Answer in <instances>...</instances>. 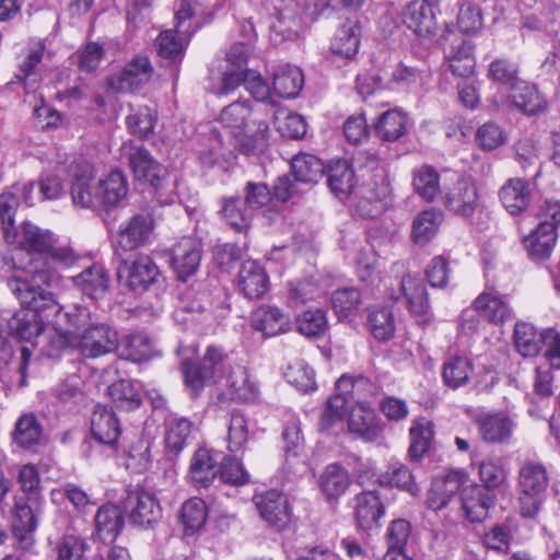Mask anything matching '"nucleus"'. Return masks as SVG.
<instances>
[{"label": "nucleus", "instance_id": "obj_1", "mask_svg": "<svg viewBox=\"0 0 560 560\" xmlns=\"http://www.w3.org/2000/svg\"><path fill=\"white\" fill-rule=\"evenodd\" d=\"M56 339L52 347L57 350L72 348L85 358H98L118 348V332L105 323H94L91 312L74 305L57 316Z\"/></svg>", "mask_w": 560, "mask_h": 560}, {"label": "nucleus", "instance_id": "obj_2", "mask_svg": "<svg viewBox=\"0 0 560 560\" xmlns=\"http://www.w3.org/2000/svg\"><path fill=\"white\" fill-rule=\"evenodd\" d=\"M8 287L25 307L8 320V329L14 338L33 342L44 332L46 326H51L56 334L55 322L59 313H65V308L56 301L52 292L39 285L30 284L20 276L9 278ZM54 339L56 335L51 341Z\"/></svg>", "mask_w": 560, "mask_h": 560}, {"label": "nucleus", "instance_id": "obj_3", "mask_svg": "<svg viewBox=\"0 0 560 560\" xmlns=\"http://www.w3.org/2000/svg\"><path fill=\"white\" fill-rule=\"evenodd\" d=\"M220 122L229 130L234 147L246 154L260 153L268 147L269 127L248 102H234L221 112Z\"/></svg>", "mask_w": 560, "mask_h": 560}, {"label": "nucleus", "instance_id": "obj_4", "mask_svg": "<svg viewBox=\"0 0 560 560\" xmlns=\"http://www.w3.org/2000/svg\"><path fill=\"white\" fill-rule=\"evenodd\" d=\"M79 258L80 256L68 243H61L56 236L42 259L31 258L27 262H23L19 257H13L12 262L16 270L25 273L21 277L23 280L48 290L58 278V271L71 268Z\"/></svg>", "mask_w": 560, "mask_h": 560}, {"label": "nucleus", "instance_id": "obj_5", "mask_svg": "<svg viewBox=\"0 0 560 560\" xmlns=\"http://www.w3.org/2000/svg\"><path fill=\"white\" fill-rule=\"evenodd\" d=\"M549 478L546 467L535 460L522 464L517 476L518 512L525 518H534L539 513L546 497Z\"/></svg>", "mask_w": 560, "mask_h": 560}, {"label": "nucleus", "instance_id": "obj_6", "mask_svg": "<svg viewBox=\"0 0 560 560\" xmlns=\"http://www.w3.org/2000/svg\"><path fill=\"white\" fill-rule=\"evenodd\" d=\"M513 340L516 351L523 358H535L545 345L546 359L550 366L560 370V335L555 329L538 331L532 324L517 322Z\"/></svg>", "mask_w": 560, "mask_h": 560}, {"label": "nucleus", "instance_id": "obj_7", "mask_svg": "<svg viewBox=\"0 0 560 560\" xmlns=\"http://www.w3.org/2000/svg\"><path fill=\"white\" fill-rule=\"evenodd\" d=\"M538 226L524 238L528 255L535 260L550 257L557 242V228L560 226V202L546 200L540 209Z\"/></svg>", "mask_w": 560, "mask_h": 560}, {"label": "nucleus", "instance_id": "obj_8", "mask_svg": "<svg viewBox=\"0 0 560 560\" xmlns=\"http://www.w3.org/2000/svg\"><path fill=\"white\" fill-rule=\"evenodd\" d=\"M225 357L221 349L208 347L201 362L192 364L188 357L182 360V371L186 387L197 395L207 385L217 383L223 374Z\"/></svg>", "mask_w": 560, "mask_h": 560}, {"label": "nucleus", "instance_id": "obj_9", "mask_svg": "<svg viewBox=\"0 0 560 560\" xmlns=\"http://www.w3.org/2000/svg\"><path fill=\"white\" fill-rule=\"evenodd\" d=\"M479 191L474 180L465 177L443 180L442 203L452 214L470 219L479 207Z\"/></svg>", "mask_w": 560, "mask_h": 560}, {"label": "nucleus", "instance_id": "obj_10", "mask_svg": "<svg viewBox=\"0 0 560 560\" xmlns=\"http://www.w3.org/2000/svg\"><path fill=\"white\" fill-rule=\"evenodd\" d=\"M34 183H18L2 191L0 195V219L3 229V240L7 243L16 241L14 217L22 200L26 206L33 205L32 194Z\"/></svg>", "mask_w": 560, "mask_h": 560}, {"label": "nucleus", "instance_id": "obj_11", "mask_svg": "<svg viewBox=\"0 0 560 560\" xmlns=\"http://www.w3.org/2000/svg\"><path fill=\"white\" fill-rule=\"evenodd\" d=\"M130 523L140 528H153L162 518V508L154 494L143 489L130 491L125 501Z\"/></svg>", "mask_w": 560, "mask_h": 560}, {"label": "nucleus", "instance_id": "obj_12", "mask_svg": "<svg viewBox=\"0 0 560 560\" xmlns=\"http://www.w3.org/2000/svg\"><path fill=\"white\" fill-rule=\"evenodd\" d=\"M159 276L158 266L148 255H137L124 260L117 269L119 282L133 291L147 290Z\"/></svg>", "mask_w": 560, "mask_h": 560}, {"label": "nucleus", "instance_id": "obj_13", "mask_svg": "<svg viewBox=\"0 0 560 560\" xmlns=\"http://www.w3.org/2000/svg\"><path fill=\"white\" fill-rule=\"evenodd\" d=\"M155 228L154 218L150 213H138L119 226L116 250L131 252L145 246Z\"/></svg>", "mask_w": 560, "mask_h": 560}, {"label": "nucleus", "instance_id": "obj_14", "mask_svg": "<svg viewBox=\"0 0 560 560\" xmlns=\"http://www.w3.org/2000/svg\"><path fill=\"white\" fill-rule=\"evenodd\" d=\"M154 69L145 55L133 57L120 72L108 79V88L114 92H133L145 85L152 78Z\"/></svg>", "mask_w": 560, "mask_h": 560}, {"label": "nucleus", "instance_id": "obj_15", "mask_svg": "<svg viewBox=\"0 0 560 560\" xmlns=\"http://www.w3.org/2000/svg\"><path fill=\"white\" fill-rule=\"evenodd\" d=\"M498 108H517L526 115H535L542 112L546 101L538 92L536 85L521 80L514 84L509 94H500L493 100Z\"/></svg>", "mask_w": 560, "mask_h": 560}, {"label": "nucleus", "instance_id": "obj_16", "mask_svg": "<svg viewBox=\"0 0 560 560\" xmlns=\"http://www.w3.org/2000/svg\"><path fill=\"white\" fill-rule=\"evenodd\" d=\"M55 237L56 235L49 230H43L31 222H25L21 231L16 232V241L10 244H16L21 249V253L14 257L27 262L31 258L42 259Z\"/></svg>", "mask_w": 560, "mask_h": 560}, {"label": "nucleus", "instance_id": "obj_17", "mask_svg": "<svg viewBox=\"0 0 560 560\" xmlns=\"http://www.w3.org/2000/svg\"><path fill=\"white\" fill-rule=\"evenodd\" d=\"M248 51L249 47L244 43H237L229 49L222 82L213 89L215 94L224 96L235 91L241 83L245 84Z\"/></svg>", "mask_w": 560, "mask_h": 560}, {"label": "nucleus", "instance_id": "obj_18", "mask_svg": "<svg viewBox=\"0 0 560 560\" xmlns=\"http://www.w3.org/2000/svg\"><path fill=\"white\" fill-rule=\"evenodd\" d=\"M404 24L423 40H434L438 23L433 8L427 0H416L407 4L402 12Z\"/></svg>", "mask_w": 560, "mask_h": 560}, {"label": "nucleus", "instance_id": "obj_19", "mask_svg": "<svg viewBox=\"0 0 560 560\" xmlns=\"http://www.w3.org/2000/svg\"><path fill=\"white\" fill-rule=\"evenodd\" d=\"M479 317L494 325H503L514 317V311L506 295L498 291H483L472 302Z\"/></svg>", "mask_w": 560, "mask_h": 560}, {"label": "nucleus", "instance_id": "obj_20", "mask_svg": "<svg viewBox=\"0 0 560 560\" xmlns=\"http://www.w3.org/2000/svg\"><path fill=\"white\" fill-rule=\"evenodd\" d=\"M233 148H235L234 144L224 142L221 132L217 128L211 127L207 132L205 131L200 135L196 153L203 165L212 166L234 160Z\"/></svg>", "mask_w": 560, "mask_h": 560}, {"label": "nucleus", "instance_id": "obj_21", "mask_svg": "<svg viewBox=\"0 0 560 560\" xmlns=\"http://www.w3.org/2000/svg\"><path fill=\"white\" fill-rule=\"evenodd\" d=\"M254 502L261 517L277 529L285 528L291 522L288 500L277 490L255 494Z\"/></svg>", "mask_w": 560, "mask_h": 560}, {"label": "nucleus", "instance_id": "obj_22", "mask_svg": "<svg viewBox=\"0 0 560 560\" xmlns=\"http://www.w3.org/2000/svg\"><path fill=\"white\" fill-rule=\"evenodd\" d=\"M120 433V423L115 412L107 406H96L91 418V441L115 448Z\"/></svg>", "mask_w": 560, "mask_h": 560}, {"label": "nucleus", "instance_id": "obj_23", "mask_svg": "<svg viewBox=\"0 0 560 560\" xmlns=\"http://www.w3.org/2000/svg\"><path fill=\"white\" fill-rule=\"evenodd\" d=\"M72 173L71 197L75 206L97 208L96 186L93 184L94 168L88 163H71Z\"/></svg>", "mask_w": 560, "mask_h": 560}, {"label": "nucleus", "instance_id": "obj_24", "mask_svg": "<svg viewBox=\"0 0 560 560\" xmlns=\"http://www.w3.org/2000/svg\"><path fill=\"white\" fill-rule=\"evenodd\" d=\"M201 261V244L197 238L183 237L172 249V267L185 281L196 273Z\"/></svg>", "mask_w": 560, "mask_h": 560}, {"label": "nucleus", "instance_id": "obj_25", "mask_svg": "<svg viewBox=\"0 0 560 560\" xmlns=\"http://www.w3.org/2000/svg\"><path fill=\"white\" fill-rule=\"evenodd\" d=\"M481 439L491 444L508 443L516 422L505 412L482 413L476 420Z\"/></svg>", "mask_w": 560, "mask_h": 560}, {"label": "nucleus", "instance_id": "obj_26", "mask_svg": "<svg viewBox=\"0 0 560 560\" xmlns=\"http://www.w3.org/2000/svg\"><path fill=\"white\" fill-rule=\"evenodd\" d=\"M354 516L358 527L371 532L381 527L385 508L375 491H363L353 499Z\"/></svg>", "mask_w": 560, "mask_h": 560}, {"label": "nucleus", "instance_id": "obj_27", "mask_svg": "<svg viewBox=\"0 0 560 560\" xmlns=\"http://www.w3.org/2000/svg\"><path fill=\"white\" fill-rule=\"evenodd\" d=\"M462 510L466 520L471 523L482 522L494 505L495 495L482 486L470 482L460 495Z\"/></svg>", "mask_w": 560, "mask_h": 560}, {"label": "nucleus", "instance_id": "obj_28", "mask_svg": "<svg viewBox=\"0 0 560 560\" xmlns=\"http://www.w3.org/2000/svg\"><path fill=\"white\" fill-rule=\"evenodd\" d=\"M128 163L136 180L158 188L161 184L163 168L150 152L141 145L130 147Z\"/></svg>", "mask_w": 560, "mask_h": 560}, {"label": "nucleus", "instance_id": "obj_29", "mask_svg": "<svg viewBox=\"0 0 560 560\" xmlns=\"http://www.w3.org/2000/svg\"><path fill=\"white\" fill-rule=\"evenodd\" d=\"M504 209L513 217L523 214L533 200V188L524 178H510L499 190Z\"/></svg>", "mask_w": 560, "mask_h": 560}, {"label": "nucleus", "instance_id": "obj_30", "mask_svg": "<svg viewBox=\"0 0 560 560\" xmlns=\"http://www.w3.org/2000/svg\"><path fill=\"white\" fill-rule=\"evenodd\" d=\"M237 288L249 300L262 298L269 290V277L265 268L257 260H245L238 271Z\"/></svg>", "mask_w": 560, "mask_h": 560}, {"label": "nucleus", "instance_id": "obj_31", "mask_svg": "<svg viewBox=\"0 0 560 560\" xmlns=\"http://www.w3.org/2000/svg\"><path fill=\"white\" fill-rule=\"evenodd\" d=\"M363 383L362 378L353 380L348 375H342L336 382L337 394L328 399L322 413V420L327 424H334L345 416L346 408L353 398L354 389Z\"/></svg>", "mask_w": 560, "mask_h": 560}, {"label": "nucleus", "instance_id": "obj_32", "mask_svg": "<svg viewBox=\"0 0 560 560\" xmlns=\"http://www.w3.org/2000/svg\"><path fill=\"white\" fill-rule=\"evenodd\" d=\"M219 472L218 459L212 450L198 447L189 462L188 479L197 488H208Z\"/></svg>", "mask_w": 560, "mask_h": 560}, {"label": "nucleus", "instance_id": "obj_33", "mask_svg": "<svg viewBox=\"0 0 560 560\" xmlns=\"http://www.w3.org/2000/svg\"><path fill=\"white\" fill-rule=\"evenodd\" d=\"M361 42V25L354 18L347 19L336 31L330 51L334 56L350 60L359 50Z\"/></svg>", "mask_w": 560, "mask_h": 560}, {"label": "nucleus", "instance_id": "obj_34", "mask_svg": "<svg viewBox=\"0 0 560 560\" xmlns=\"http://www.w3.org/2000/svg\"><path fill=\"white\" fill-rule=\"evenodd\" d=\"M348 429L352 434L368 442L376 440L382 432L375 411L362 401L351 407Z\"/></svg>", "mask_w": 560, "mask_h": 560}, {"label": "nucleus", "instance_id": "obj_35", "mask_svg": "<svg viewBox=\"0 0 560 560\" xmlns=\"http://www.w3.org/2000/svg\"><path fill=\"white\" fill-rule=\"evenodd\" d=\"M252 326L266 337L287 332L291 328L290 315L273 305H261L252 314Z\"/></svg>", "mask_w": 560, "mask_h": 560}, {"label": "nucleus", "instance_id": "obj_36", "mask_svg": "<svg viewBox=\"0 0 560 560\" xmlns=\"http://www.w3.org/2000/svg\"><path fill=\"white\" fill-rule=\"evenodd\" d=\"M128 194L126 176L120 171L110 172L96 186L97 207L112 209L120 205Z\"/></svg>", "mask_w": 560, "mask_h": 560}, {"label": "nucleus", "instance_id": "obj_37", "mask_svg": "<svg viewBox=\"0 0 560 560\" xmlns=\"http://www.w3.org/2000/svg\"><path fill=\"white\" fill-rule=\"evenodd\" d=\"M444 220L445 214L439 208L422 210L412 220V241L420 246L429 244L438 235Z\"/></svg>", "mask_w": 560, "mask_h": 560}, {"label": "nucleus", "instance_id": "obj_38", "mask_svg": "<svg viewBox=\"0 0 560 560\" xmlns=\"http://www.w3.org/2000/svg\"><path fill=\"white\" fill-rule=\"evenodd\" d=\"M412 187L415 192L427 202H433L443 195L441 175L434 166L429 164L413 168Z\"/></svg>", "mask_w": 560, "mask_h": 560}, {"label": "nucleus", "instance_id": "obj_39", "mask_svg": "<svg viewBox=\"0 0 560 560\" xmlns=\"http://www.w3.org/2000/svg\"><path fill=\"white\" fill-rule=\"evenodd\" d=\"M277 20L271 32L283 39H292L298 35L301 20V8L296 0H279L276 5Z\"/></svg>", "mask_w": 560, "mask_h": 560}, {"label": "nucleus", "instance_id": "obj_40", "mask_svg": "<svg viewBox=\"0 0 560 560\" xmlns=\"http://www.w3.org/2000/svg\"><path fill=\"white\" fill-rule=\"evenodd\" d=\"M327 183L336 198L347 199L354 188L352 165L347 160L331 161L327 170Z\"/></svg>", "mask_w": 560, "mask_h": 560}, {"label": "nucleus", "instance_id": "obj_41", "mask_svg": "<svg viewBox=\"0 0 560 560\" xmlns=\"http://www.w3.org/2000/svg\"><path fill=\"white\" fill-rule=\"evenodd\" d=\"M322 494L328 502L337 501L349 488V472L339 464H329L318 480Z\"/></svg>", "mask_w": 560, "mask_h": 560}, {"label": "nucleus", "instance_id": "obj_42", "mask_svg": "<svg viewBox=\"0 0 560 560\" xmlns=\"http://www.w3.org/2000/svg\"><path fill=\"white\" fill-rule=\"evenodd\" d=\"M72 282L85 296L98 299L106 292L109 279L104 266L94 264L72 277Z\"/></svg>", "mask_w": 560, "mask_h": 560}, {"label": "nucleus", "instance_id": "obj_43", "mask_svg": "<svg viewBox=\"0 0 560 560\" xmlns=\"http://www.w3.org/2000/svg\"><path fill=\"white\" fill-rule=\"evenodd\" d=\"M303 83L302 70L289 63L278 66L272 73L273 91L283 98L295 97L301 91Z\"/></svg>", "mask_w": 560, "mask_h": 560}, {"label": "nucleus", "instance_id": "obj_44", "mask_svg": "<svg viewBox=\"0 0 560 560\" xmlns=\"http://www.w3.org/2000/svg\"><path fill=\"white\" fill-rule=\"evenodd\" d=\"M477 468L482 487L489 491L503 486L510 474L509 460L498 455L487 456Z\"/></svg>", "mask_w": 560, "mask_h": 560}, {"label": "nucleus", "instance_id": "obj_45", "mask_svg": "<svg viewBox=\"0 0 560 560\" xmlns=\"http://www.w3.org/2000/svg\"><path fill=\"white\" fill-rule=\"evenodd\" d=\"M228 386L232 398L237 401L252 402L259 395L258 384L252 378L247 369L241 365L230 372Z\"/></svg>", "mask_w": 560, "mask_h": 560}, {"label": "nucleus", "instance_id": "obj_46", "mask_svg": "<svg viewBox=\"0 0 560 560\" xmlns=\"http://www.w3.org/2000/svg\"><path fill=\"white\" fill-rule=\"evenodd\" d=\"M45 49L44 40L32 39L20 56L15 78L18 81L24 83L26 89L31 88L28 81L32 77H36V68L43 60ZM33 81L35 82L36 78H34Z\"/></svg>", "mask_w": 560, "mask_h": 560}, {"label": "nucleus", "instance_id": "obj_47", "mask_svg": "<svg viewBox=\"0 0 560 560\" xmlns=\"http://www.w3.org/2000/svg\"><path fill=\"white\" fill-rule=\"evenodd\" d=\"M43 436V427L33 412L21 415L12 432V441L21 448H31L39 444Z\"/></svg>", "mask_w": 560, "mask_h": 560}, {"label": "nucleus", "instance_id": "obj_48", "mask_svg": "<svg viewBox=\"0 0 560 560\" xmlns=\"http://www.w3.org/2000/svg\"><path fill=\"white\" fill-rule=\"evenodd\" d=\"M97 535L104 541H114L124 527V516L119 506L104 504L95 515Z\"/></svg>", "mask_w": 560, "mask_h": 560}, {"label": "nucleus", "instance_id": "obj_49", "mask_svg": "<svg viewBox=\"0 0 560 560\" xmlns=\"http://www.w3.org/2000/svg\"><path fill=\"white\" fill-rule=\"evenodd\" d=\"M401 294L407 306L415 315H425L430 308L427 289L422 280L412 275H406L400 281Z\"/></svg>", "mask_w": 560, "mask_h": 560}, {"label": "nucleus", "instance_id": "obj_50", "mask_svg": "<svg viewBox=\"0 0 560 560\" xmlns=\"http://www.w3.org/2000/svg\"><path fill=\"white\" fill-rule=\"evenodd\" d=\"M108 396L117 408L133 410L142 400V386L132 380H119L108 387Z\"/></svg>", "mask_w": 560, "mask_h": 560}, {"label": "nucleus", "instance_id": "obj_51", "mask_svg": "<svg viewBox=\"0 0 560 560\" xmlns=\"http://www.w3.org/2000/svg\"><path fill=\"white\" fill-rule=\"evenodd\" d=\"M474 373L471 360L466 355H451L443 363V381L450 388L466 385Z\"/></svg>", "mask_w": 560, "mask_h": 560}, {"label": "nucleus", "instance_id": "obj_52", "mask_svg": "<svg viewBox=\"0 0 560 560\" xmlns=\"http://www.w3.org/2000/svg\"><path fill=\"white\" fill-rule=\"evenodd\" d=\"M380 486L397 488L407 491L411 495H418L420 488L415 482L413 475L410 469L401 463L390 464L386 471L378 476Z\"/></svg>", "mask_w": 560, "mask_h": 560}, {"label": "nucleus", "instance_id": "obj_53", "mask_svg": "<svg viewBox=\"0 0 560 560\" xmlns=\"http://www.w3.org/2000/svg\"><path fill=\"white\" fill-rule=\"evenodd\" d=\"M192 422L185 417H174L166 422L165 447L168 454L177 456L188 443Z\"/></svg>", "mask_w": 560, "mask_h": 560}, {"label": "nucleus", "instance_id": "obj_54", "mask_svg": "<svg viewBox=\"0 0 560 560\" xmlns=\"http://www.w3.org/2000/svg\"><path fill=\"white\" fill-rule=\"evenodd\" d=\"M221 212L226 222L237 232L246 231L254 217V211L246 200L234 197L222 200Z\"/></svg>", "mask_w": 560, "mask_h": 560}, {"label": "nucleus", "instance_id": "obj_55", "mask_svg": "<svg viewBox=\"0 0 560 560\" xmlns=\"http://www.w3.org/2000/svg\"><path fill=\"white\" fill-rule=\"evenodd\" d=\"M208 520V506L206 502L197 497L185 501L180 509V523L186 535L199 532Z\"/></svg>", "mask_w": 560, "mask_h": 560}, {"label": "nucleus", "instance_id": "obj_56", "mask_svg": "<svg viewBox=\"0 0 560 560\" xmlns=\"http://www.w3.org/2000/svg\"><path fill=\"white\" fill-rule=\"evenodd\" d=\"M408 117L400 108L384 112L375 125L377 135L387 141L400 138L407 129Z\"/></svg>", "mask_w": 560, "mask_h": 560}, {"label": "nucleus", "instance_id": "obj_57", "mask_svg": "<svg viewBox=\"0 0 560 560\" xmlns=\"http://www.w3.org/2000/svg\"><path fill=\"white\" fill-rule=\"evenodd\" d=\"M119 357L132 362L147 361L153 355L151 340L144 335H131L118 340Z\"/></svg>", "mask_w": 560, "mask_h": 560}, {"label": "nucleus", "instance_id": "obj_58", "mask_svg": "<svg viewBox=\"0 0 560 560\" xmlns=\"http://www.w3.org/2000/svg\"><path fill=\"white\" fill-rule=\"evenodd\" d=\"M291 170L296 182L314 184L322 177L324 165L316 156L301 153L292 159Z\"/></svg>", "mask_w": 560, "mask_h": 560}, {"label": "nucleus", "instance_id": "obj_59", "mask_svg": "<svg viewBox=\"0 0 560 560\" xmlns=\"http://www.w3.org/2000/svg\"><path fill=\"white\" fill-rule=\"evenodd\" d=\"M433 434V424L430 420L420 418L413 421L410 428L409 456L411 459L419 460L429 451Z\"/></svg>", "mask_w": 560, "mask_h": 560}, {"label": "nucleus", "instance_id": "obj_60", "mask_svg": "<svg viewBox=\"0 0 560 560\" xmlns=\"http://www.w3.org/2000/svg\"><path fill=\"white\" fill-rule=\"evenodd\" d=\"M331 304L339 320L351 322L361 305L360 292L354 288L337 290L332 294Z\"/></svg>", "mask_w": 560, "mask_h": 560}, {"label": "nucleus", "instance_id": "obj_61", "mask_svg": "<svg viewBox=\"0 0 560 560\" xmlns=\"http://www.w3.org/2000/svg\"><path fill=\"white\" fill-rule=\"evenodd\" d=\"M43 505V498L18 499L14 504V521L12 526H24L26 528L36 529Z\"/></svg>", "mask_w": 560, "mask_h": 560}, {"label": "nucleus", "instance_id": "obj_62", "mask_svg": "<svg viewBox=\"0 0 560 560\" xmlns=\"http://www.w3.org/2000/svg\"><path fill=\"white\" fill-rule=\"evenodd\" d=\"M285 452V464L289 470L299 471L304 466L300 459V453L303 447V438L300 425L296 422L285 425L282 433Z\"/></svg>", "mask_w": 560, "mask_h": 560}, {"label": "nucleus", "instance_id": "obj_63", "mask_svg": "<svg viewBox=\"0 0 560 560\" xmlns=\"http://www.w3.org/2000/svg\"><path fill=\"white\" fill-rule=\"evenodd\" d=\"M368 323L370 330L377 340H388L395 332L393 313L387 307L372 306L369 310Z\"/></svg>", "mask_w": 560, "mask_h": 560}, {"label": "nucleus", "instance_id": "obj_64", "mask_svg": "<svg viewBox=\"0 0 560 560\" xmlns=\"http://www.w3.org/2000/svg\"><path fill=\"white\" fill-rule=\"evenodd\" d=\"M296 328L301 335L308 338L323 336L328 329V320L325 311L307 310L296 317Z\"/></svg>", "mask_w": 560, "mask_h": 560}]
</instances>
